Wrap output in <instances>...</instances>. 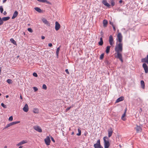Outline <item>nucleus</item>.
Returning <instances> with one entry per match:
<instances>
[{
  "label": "nucleus",
  "mask_w": 148,
  "mask_h": 148,
  "mask_svg": "<svg viewBox=\"0 0 148 148\" xmlns=\"http://www.w3.org/2000/svg\"><path fill=\"white\" fill-rule=\"evenodd\" d=\"M123 1H122V0H120V1H119V3H122Z\"/></svg>",
  "instance_id": "obj_57"
},
{
  "label": "nucleus",
  "mask_w": 148,
  "mask_h": 148,
  "mask_svg": "<svg viewBox=\"0 0 148 148\" xmlns=\"http://www.w3.org/2000/svg\"><path fill=\"white\" fill-rule=\"evenodd\" d=\"M126 111H127V108H126L125 110L124 114H123V115H122V117H121L122 119L124 121L125 120V118H124V117L125 116Z\"/></svg>",
  "instance_id": "obj_19"
},
{
  "label": "nucleus",
  "mask_w": 148,
  "mask_h": 148,
  "mask_svg": "<svg viewBox=\"0 0 148 148\" xmlns=\"http://www.w3.org/2000/svg\"><path fill=\"white\" fill-rule=\"evenodd\" d=\"M23 111L25 112H27L29 110L28 105L27 104H26L24 107L23 108Z\"/></svg>",
  "instance_id": "obj_14"
},
{
  "label": "nucleus",
  "mask_w": 148,
  "mask_h": 148,
  "mask_svg": "<svg viewBox=\"0 0 148 148\" xmlns=\"http://www.w3.org/2000/svg\"><path fill=\"white\" fill-rule=\"evenodd\" d=\"M102 37H101L100 38V41H103Z\"/></svg>",
  "instance_id": "obj_56"
},
{
  "label": "nucleus",
  "mask_w": 148,
  "mask_h": 148,
  "mask_svg": "<svg viewBox=\"0 0 148 148\" xmlns=\"http://www.w3.org/2000/svg\"><path fill=\"white\" fill-rule=\"evenodd\" d=\"M13 116H11L9 117V118L8 119V120L9 121H11L13 120Z\"/></svg>",
  "instance_id": "obj_34"
},
{
  "label": "nucleus",
  "mask_w": 148,
  "mask_h": 148,
  "mask_svg": "<svg viewBox=\"0 0 148 148\" xmlns=\"http://www.w3.org/2000/svg\"><path fill=\"white\" fill-rule=\"evenodd\" d=\"M105 62L107 64H110V63L108 61V60H106Z\"/></svg>",
  "instance_id": "obj_47"
},
{
  "label": "nucleus",
  "mask_w": 148,
  "mask_h": 148,
  "mask_svg": "<svg viewBox=\"0 0 148 148\" xmlns=\"http://www.w3.org/2000/svg\"><path fill=\"white\" fill-rule=\"evenodd\" d=\"M109 42L110 45L111 46H113L114 44V39L113 36L112 35H110L109 37Z\"/></svg>",
  "instance_id": "obj_6"
},
{
  "label": "nucleus",
  "mask_w": 148,
  "mask_h": 148,
  "mask_svg": "<svg viewBox=\"0 0 148 148\" xmlns=\"http://www.w3.org/2000/svg\"><path fill=\"white\" fill-rule=\"evenodd\" d=\"M0 10L1 12V13H2L3 11V8L2 6H0Z\"/></svg>",
  "instance_id": "obj_31"
},
{
  "label": "nucleus",
  "mask_w": 148,
  "mask_h": 148,
  "mask_svg": "<svg viewBox=\"0 0 148 148\" xmlns=\"http://www.w3.org/2000/svg\"><path fill=\"white\" fill-rule=\"evenodd\" d=\"M117 37V38L116 40L119 42V43H122L123 37L121 34L120 33H119Z\"/></svg>",
  "instance_id": "obj_5"
},
{
  "label": "nucleus",
  "mask_w": 148,
  "mask_h": 148,
  "mask_svg": "<svg viewBox=\"0 0 148 148\" xmlns=\"http://www.w3.org/2000/svg\"><path fill=\"white\" fill-rule=\"evenodd\" d=\"M141 61L142 62L146 63L148 64V55H147V56L144 58H143L141 59Z\"/></svg>",
  "instance_id": "obj_9"
},
{
  "label": "nucleus",
  "mask_w": 148,
  "mask_h": 148,
  "mask_svg": "<svg viewBox=\"0 0 148 148\" xmlns=\"http://www.w3.org/2000/svg\"><path fill=\"white\" fill-rule=\"evenodd\" d=\"M42 88L46 90L47 89V87L45 84H43L42 85Z\"/></svg>",
  "instance_id": "obj_30"
},
{
  "label": "nucleus",
  "mask_w": 148,
  "mask_h": 148,
  "mask_svg": "<svg viewBox=\"0 0 148 148\" xmlns=\"http://www.w3.org/2000/svg\"><path fill=\"white\" fill-rule=\"evenodd\" d=\"M108 23V21L106 20H104L103 22V27H106L107 26Z\"/></svg>",
  "instance_id": "obj_20"
},
{
  "label": "nucleus",
  "mask_w": 148,
  "mask_h": 148,
  "mask_svg": "<svg viewBox=\"0 0 148 148\" xmlns=\"http://www.w3.org/2000/svg\"><path fill=\"white\" fill-rule=\"evenodd\" d=\"M34 9L39 13H41L42 12V10L38 7H35L34 8Z\"/></svg>",
  "instance_id": "obj_23"
},
{
  "label": "nucleus",
  "mask_w": 148,
  "mask_h": 148,
  "mask_svg": "<svg viewBox=\"0 0 148 148\" xmlns=\"http://www.w3.org/2000/svg\"><path fill=\"white\" fill-rule=\"evenodd\" d=\"M45 38V37L44 36H41V39H44Z\"/></svg>",
  "instance_id": "obj_54"
},
{
  "label": "nucleus",
  "mask_w": 148,
  "mask_h": 148,
  "mask_svg": "<svg viewBox=\"0 0 148 148\" xmlns=\"http://www.w3.org/2000/svg\"><path fill=\"white\" fill-rule=\"evenodd\" d=\"M140 83L142 88L143 89H144L145 84L144 81L143 80H141L140 82Z\"/></svg>",
  "instance_id": "obj_22"
},
{
  "label": "nucleus",
  "mask_w": 148,
  "mask_h": 148,
  "mask_svg": "<svg viewBox=\"0 0 148 148\" xmlns=\"http://www.w3.org/2000/svg\"><path fill=\"white\" fill-rule=\"evenodd\" d=\"M45 142L47 145H49L51 143L50 137L48 136H47L46 138L45 139Z\"/></svg>",
  "instance_id": "obj_7"
},
{
  "label": "nucleus",
  "mask_w": 148,
  "mask_h": 148,
  "mask_svg": "<svg viewBox=\"0 0 148 148\" xmlns=\"http://www.w3.org/2000/svg\"><path fill=\"white\" fill-rule=\"evenodd\" d=\"M60 46L57 48L56 53H59L60 50Z\"/></svg>",
  "instance_id": "obj_41"
},
{
  "label": "nucleus",
  "mask_w": 148,
  "mask_h": 148,
  "mask_svg": "<svg viewBox=\"0 0 148 148\" xmlns=\"http://www.w3.org/2000/svg\"><path fill=\"white\" fill-rule=\"evenodd\" d=\"M59 53H56V56H57V58H58V54Z\"/></svg>",
  "instance_id": "obj_53"
},
{
  "label": "nucleus",
  "mask_w": 148,
  "mask_h": 148,
  "mask_svg": "<svg viewBox=\"0 0 148 148\" xmlns=\"http://www.w3.org/2000/svg\"><path fill=\"white\" fill-rule=\"evenodd\" d=\"M124 100V97L123 96H121L118 98L116 101V103H119L120 101H123Z\"/></svg>",
  "instance_id": "obj_15"
},
{
  "label": "nucleus",
  "mask_w": 148,
  "mask_h": 148,
  "mask_svg": "<svg viewBox=\"0 0 148 148\" xmlns=\"http://www.w3.org/2000/svg\"><path fill=\"white\" fill-rule=\"evenodd\" d=\"M18 12L16 11L14 12L13 16L12 18V19H14L18 15Z\"/></svg>",
  "instance_id": "obj_18"
},
{
  "label": "nucleus",
  "mask_w": 148,
  "mask_h": 148,
  "mask_svg": "<svg viewBox=\"0 0 148 148\" xmlns=\"http://www.w3.org/2000/svg\"><path fill=\"white\" fill-rule=\"evenodd\" d=\"M48 46L49 47H51L52 46V45L51 43H49L48 44Z\"/></svg>",
  "instance_id": "obj_50"
},
{
  "label": "nucleus",
  "mask_w": 148,
  "mask_h": 148,
  "mask_svg": "<svg viewBox=\"0 0 148 148\" xmlns=\"http://www.w3.org/2000/svg\"><path fill=\"white\" fill-rule=\"evenodd\" d=\"M51 140L54 143L55 142V140L51 136Z\"/></svg>",
  "instance_id": "obj_46"
},
{
  "label": "nucleus",
  "mask_w": 148,
  "mask_h": 148,
  "mask_svg": "<svg viewBox=\"0 0 148 148\" xmlns=\"http://www.w3.org/2000/svg\"><path fill=\"white\" fill-rule=\"evenodd\" d=\"M9 97V96L8 95H7L5 96V97L6 98H8Z\"/></svg>",
  "instance_id": "obj_60"
},
{
  "label": "nucleus",
  "mask_w": 148,
  "mask_h": 148,
  "mask_svg": "<svg viewBox=\"0 0 148 148\" xmlns=\"http://www.w3.org/2000/svg\"><path fill=\"white\" fill-rule=\"evenodd\" d=\"M104 53L101 54L100 56V60H102L104 58Z\"/></svg>",
  "instance_id": "obj_29"
},
{
  "label": "nucleus",
  "mask_w": 148,
  "mask_h": 148,
  "mask_svg": "<svg viewBox=\"0 0 148 148\" xmlns=\"http://www.w3.org/2000/svg\"><path fill=\"white\" fill-rule=\"evenodd\" d=\"M34 129L39 132H42V130L40 127L38 125H36L34 126Z\"/></svg>",
  "instance_id": "obj_10"
},
{
  "label": "nucleus",
  "mask_w": 148,
  "mask_h": 148,
  "mask_svg": "<svg viewBox=\"0 0 148 148\" xmlns=\"http://www.w3.org/2000/svg\"><path fill=\"white\" fill-rule=\"evenodd\" d=\"M3 20H0V25H2L3 24Z\"/></svg>",
  "instance_id": "obj_45"
},
{
  "label": "nucleus",
  "mask_w": 148,
  "mask_h": 148,
  "mask_svg": "<svg viewBox=\"0 0 148 148\" xmlns=\"http://www.w3.org/2000/svg\"><path fill=\"white\" fill-rule=\"evenodd\" d=\"M11 123L12 125H13V123H12V122Z\"/></svg>",
  "instance_id": "obj_64"
},
{
  "label": "nucleus",
  "mask_w": 148,
  "mask_h": 148,
  "mask_svg": "<svg viewBox=\"0 0 148 148\" xmlns=\"http://www.w3.org/2000/svg\"><path fill=\"white\" fill-rule=\"evenodd\" d=\"M37 1L40 2L42 3H45V0H37Z\"/></svg>",
  "instance_id": "obj_39"
},
{
  "label": "nucleus",
  "mask_w": 148,
  "mask_h": 148,
  "mask_svg": "<svg viewBox=\"0 0 148 148\" xmlns=\"http://www.w3.org/2000/svg\"><path fill=\"white\" fill-rule=\"evenodd\" d=\"M142 66L143 68L145 73H148V66L145 63H144L143 64Z\"/></svg>",
  "instance_id": "obj_8"
},
{
  "label": "nucleus",
  "mask_w": 148,
  "mask_h": 148,
  "mask_svg": "<svg viewBox=\"0 0 148 148\" xmlns=\"http://www.w3.org/2000/svg\"><path fill=\"white\" fill-rule=\"evenodd\" d=\"M101 37H103V33L102 31H101Z\"/></svg>",
  "instance_id": "obj_44"
},
{
  "label": "nucleus",
  "mask_w": 148,
  "mask_h": 148,
  "mask_svg": "<svg viewBox=\"0 0 148 148\" xmlns=\"http://www.w3.org/2000/svg\"><path fill=\"white\" fill-rule=\"evenodd\" d=\"M109 22H110V24L111 25H112V26H113L114 25L113 23L111 21H110Z\"/></svg>",
  "instance_id": "obj_49"
},
{
  "label": "nucleus",
  "mask_w": 148,
  "mask_h": 148,
  "mask_svg": "<svg viewBox=\"0 0 148 148\" xmlns=\"http://www.w3.org/2000/svg\"><path fill=\"white\" fill-rule=\"evenodd\" d=\"M10 41L14 45H17L16 41L13 38H11L10 39Z\"/></svg>",
  "instance_id": "obj_25"
},
{
  "label": "nucleus",
  "mask_w": 148,
  "mask_h": 148,
  "mask_svg": "<svg viewBox=\"0 0 148 148\" xmlns=\"http://www.w3.org/2000/svg\"><path fill=\"white\" fill-rule=\"evenodd\" d=\"M33 112L35 113H38L39 112V110L36 108H34L33 109Z\"/></svg>",
  "instance_id": "obj_26"
},
{
  "label": "nucleus",
  "mask_w": 148,
  "mask_h": 148,
  "mask_svg": "<svg viewBox=\"0 0 148 148\" xmlns=\"http://www.w3.org/2000/svg\"><path fill=\"white\" fill-rule=\"evenodd\" d=\"M72 107V106H71L70 107H68L66 110V111H68Z\"/></svg>",
  "instance_id": "obj_43"
},
{
  "label": "nucleus",
  "mask_w": 148,
  "mask_h": 148,
  "mask_svg": "<svg viewBox=\"0 0 148 148\" xmlns=\"http://www.w3.org/2000/svg\"><path fill=\"white\" fill-rule=\"evenodd\" d=\"M78 133H77V135L78 136H80L81 135V130L80 129V128H79L78 129Z\"/></svg>",
  "instance_id": "obj_27"
},
{
  "label": "nucleus",
  "mask_w": 148,
  "mask_h": 148,
  "mask_svg": "<svg viewBox=\"0 0 148 148\" xmlns=\"http://www.w3.org/2000/svg\"><path fill=\"white\" fill-rule=\"evenodd\" d=\"M20 98L21 99H23L22 96V95H20Z\"/></svg>",
  "instance_id": "obj_58"
},
{
  "label": "nucleus",
  "mask_w": 148,
  "mask_h": 148,
  "mask_svg": "<svg viewBox=\"0 0 148 148\" xmlns=\"http://www.w3.org/2000/svg\"><path fill=\"white\" fill-rule=\"evenodd\" d=\"M4 148H7V146H5L4 147Z\"/></svg>",
  "instance_id": "obj_63"
},
{
  "label": "nucleus",
  "mask_w": 148,
  "mask_h": 148,
  "mask_svg": "<svg viewBox=\"0 0 148 148\" xmlns=\"http://www.w3.org/2000/svg\"><path fill=\"white\" fill-rule=\"evenodd\" d=\"M108 136L109 138L112 135L113 131L111 127L109 128L108 130Z\"/></svg>",
  "instance_id": "obj_11"
},
{
  "label": "nucleus",
  "mask_w": 148,
  "mask_h": 148,
  "mask_svg": "<svg viewBox=\"0 0 148 148\" xmlns=\"http://www.w3.org/2000/svg\"><path fill=\"white\" fill-rule=\"evenodd\" d=\"M33 89L35 92L36 91L38 90V89L36 87H33Z\"/></svg>",
  "instance_id": "obj_42"
},
{
  "label": "nucleus",
  "mask_w": 148,
  "mask_h": 148,
  "mask_svg": "<svg viewBox=\"0 0 148 148\" xmlns=\"http://www.w3.org/2000/svg\"><path fill=\"white\" fill-rule=\"evenodd\" d=\"M65 72L68 74H69V72L68 69H66Z\"/></svg>",
  "instance_id": "obj_48"
},
{
  "label": "nucleus",
  "mask_w": 148,
  "mask_h": 148,
  "mask_svg": "<svg viewBox=\"0 0 148 148\" xmlns=\"http://www.w3.org/2000/svg\"><path fill=\"white\" fill-rule=\"evenodd\" d=\"M9 125V124H8L6 126H5L4 128H3V129H6L7 128H8V127H10Z\"/></svg>",
  "instance_id": "obj_40"
},
{
  "label": "nucleus",
  "mask_w": 148,
  "mask_h": 148,
  "mask_svg": "<svg viewBox=\"0 0 148 148\" xmlns=\"http://www.w3.org/2000/svg\"><path fill=\"white\" fill-rule=\"evenodd\" d=\"M10 18L9 16L3 17L2 18V20H3V21H6L9 20Z\"/></svg>",
  "instance_id": "obj_24"
},
{
  "label": "nucleus",
  "mask_w": 148,
  "mask_h": 148,
  "mask_svg": "<svg viewBox=\"0 0 148 148\" xmlns=\"http://www.w3.org/2000/svg\"><path fill=\"white\" fill-rule=\"evenodd\" d=\"M99 45L102 46L103 44V41H100L99 42Z\"/></svg>",
  "instance_id": "obj_35"
},
{
  "label": "nucleus",
  "mask_w": 148,
  "mask_h": 148,
  "mask_svg": "<svg viewBox=\"0 0 148 148\" xmlns=\"http://www.w3.org/2000/svg\"><path fill=\"white\" fill-rule=\"evenodd\" d=\"M33 76L35 77H38V75L36 73H34L33 74Z\"/></svg>",
  "instance_id": "obj_36"
},
{
  "label": "nucleus",
  "mask_w": 148,
  "mask_h": 148,
  "mask_svg": "<svg viewBox=\"0 0 148 148\" xmlns=\"http://www.w3.org/2000/svg\"><path fill=\"white\" fill-rule=\"evenodd\" d=\"M111 5L107 2V0H102V3L106 6L109 8H111V7H113L115 4L114 0H110Z\"/></svg>",
  "instance_id": "obj_2"
},
{
  "label": "nucleus",
  "mask_w": 148,
  "mask_h": 148,
  "mask_svg": "<svg viewBox=\"0 0 148 148\" xmlns=\"http://www.w3.org/2000/svg\"><path fill=\"white\" fill-rule=\"evenodd\" d=\"M1 106L4 108H7L6 106L3 103H1Z\"/></svg>",
  "instance_id": "obj_32"
},
{
  "label": "nucleus",
  "mask_w": 148,
  "mask_h": 148,
  "mask_svg": "<svg viewBox=\"0 0 148 148\" xmlns=\"http://www.w3.org/2000/svg\"><path fill=\"white\" fill-rule=\"evenodd\" d=\"M23 147V146H21L18 148H22Z\"/></svg>",
  "instance_id": "obj_61"
},
{
  "label": "nucleus",
  "mask_w": 148,
  "mask_h": 148,
  "mask_svg": "<svg viewBox=\"0 0 148 148\" xmlns=\"http://www.w3.org/2000/svg\"><path fill=\"white\" fill-rule=\"evenodd\" d=\"M112 27L113 28V29H114V30L115 31L116 30V28H115V26L114 25H113L112 26Z\"/></svg>",
  "instance_id": "obj_51"
},
{
  "label": "nucleus",
  "mask_w": 148,
  "mask_h": 148,
  "mask_svg": "<svg viewBox=\"0 0 148 148\" xmlns=\"http://www.w3.org/2000/svg\"><path fill=\"white\" fill-rule=\"evenodd\" d=\"M27 143V141L26 140H23L21 141L18 144H16V146H19L20 145H23L24 144L26 143Z\"/></svg>",
  "instance_id": "obj_16"
},
{
  "label": "nucleus",
  "mask_w": 148,
  "mask_h": 148,
  "mask_svg": "<svg viewBox=\"0 0 148 148\" xmlns=\"http://www.w3.org/2000/svg\"><path fill=\"white\" fill-rule=\"evenodd\" d=\"M88 134V132L86 131L84 133V135L85 136H86Z\"/></svg>",
  "instance_id": "obj_52"
},
{
  "label": "nucleus",
  "mask_w": 148,
  "mask_h": 148,
  "mask_svg": "<svg viewBox=\"0 0 148 148\" xmlns=\"http://www.w3.org/2000/svg\"><path fill=\"white\" fill-rule=\"evenodd\" d=\"M4 15H6L7 14V12L6 11H5L3 13Z\"/></svg>",
  "instance_id": "obj_55"
},
{
  "label": "nucleus",
  "mask_w": 148,
  "mask_h": 148,
  "mask_svg": "<svg viewBox=\"0 0 148 148\" xmlns=\"http://www.w3.org/2000/svg\"><path fill=\"white\" fill-rule=\"evenodd\" d=\"M55 24V29L56 31H58L60 27V25L57 21L56 22Z\"/></svg>",
  "instance_id": "obj_12"
},
{
  "label": "nucleus",
  "mask_w": 148,
  "mask_h": 148,
  "mask_svg": "<svg viewBox=\"0 0 148 148\" xmlns=\"http://www.w3.org/2000/svg\"><path fill=\"white\" fill-rule=\"evenodd\" d=\"M123 44L122 43H119L117 44L116 43V45L115 48V51L116 53H115V57L116 58L119 59L122 62H123L122 54L121 52H122L123 50Z\"/></svg>",
  "instance_id": "obj_1"
},
{
  "label": "nucleus",
  "mask_w": 148,
  "mask_h": 148,
  "mask_svg": "<svg viewBox=\"0 0 148 148\" xmlns=\"http://www.w3.org/2000/svg\"><path fill=\"white\" fill-rule=\"evenodd\" d=\"M12 122L13 123V125H14L19 123L20 122V121H15V122Z\"/></svg>",
  "instance_id": "obj_37"
},
{
  "label": "nucleus",
  "mask_w": 148,
  "mask_h": 148,
  "mask_svg": "<svg viewBox=\"0 0 148 148\" xmlns=\"http://www.w3.org/2000/svg\"><path fill=\"white\" fill-rule=\"evenodd\" d=\"M7 0H3V3H4L5 2L7 1Z\"/></svg>",
  "instance_id": "obj_59"
},
{
  "label": "nucleus",
  "mask_w": 148,
  "mask_h": 148,
  "mask_svg": "<svg viewBox=\"0 0 148 148\" xmlns=\"http://www.w3.org/2000/svg\"><path fill=\"white\" fill-rule=\"evenodd\" d=\"M45 3H47L49 4H50V5L52 4L51 3V2L48 1L47 0H45Z\"/></svg>",
  "instance_id": "obj_38"
},
{
  "label": "nucleus",
  "mask_w": 148,
  "mask_h": 148,
  "mask_svg": "<svg viewBox=\"0 0 148 148\" xmlns=\"http://www.w3.org/2000/svg\"><path fill=\"white\" fill-rule=\"evenodd\" d=\"M27 30L30 32L31 33H32L33 32V31L32 29L30 28H29L27 29Z\"/></svg>",
  "instance_id": "obj_33"
},
{
  "label": "nucleus",
  "mask_w": 148,
  "mask_h": 148,
  "mask_svg": "<svg viewBox=\"0 0 148 148\" xmlns=\"http://www.w3.org/2000/svg\"><path fill=\"white\" fill-rule=\"evenodd\" d=\"M110 47H111V46H108L106 47V52L107 54H108L109 52Z\"/></svg>",
  "instance_id": "obj_21"
},
{
  "label": "nucleus",
  "mask_w": 148,
  "mask_h": 148,
  "mask_svg": "<svg viewBox=\"0 0 148 148\" xmlns=\"http://www.w3.org/2000/svg\"><path fill=\"white\" fill-rule=\"evenodd\" d=\"M42 21L45 24L49 26H50V24L49 21H48L46 19L43 18L42 19Z\"/></svg>",
  "instance_id": "obj_13"
},
{
  "label": "nucleus",
  "mask_w": 148,
  "mask_h": 148,
  "mask_svg": "<svg viewBox=\"0 0 148 148\" xmlns=\"http://www.w3.org/2000/svg\"><path fill=\"white\" fill-rule=\"evenodd\" d=\"M95 148H103V147L101 145L100 140H97L96 143L94 145Z\"/></svg>",
  "instance_id": "obj_4"
},
{
  "label": "nucleus",
  "mask_w": 148,
  "mask_h": 148,
  "mask_svg": "<svg viewBox=\"0 0 148 148\" xmlns=\"http://www.w3.org/2000/svg\"><path fill=\"white\" fill-rule=\"evenodd\" d=\"M108 139V138L107 136H105L103 138V140L104 142V148H108L110 144L109 141L108 140H106V139Z\"/></svg>",
  "instance_id": "obj_3"
},
{
  "label": "nucleus",
  "mask_w": 148,
  "mask_h": 148,
  "mask_svg": "<svg viewBox=\"0 0 148 148\" xmlns=\"http://www.w3.org/2000/svg\"><path fill=\"white\" fill-rule=\"evenodd\" d=\"M74 134V132H72V133H71V134L72 135H73Z\"/></svg>",
  "instance_id": "obj_62"
},
{
  "label": "nucleus",
  "mask_w": 148,
  "mask_h": 148,
  "mask_svg": "<svg viewBox=\"0 0 148 148\" xmlns=\"http://www.w3.org/2000/svg\"><path fill=\"white\" fill-rule=\"evenodd\" d=\"M7 82L9 84H11L12 83V80L10 79H8L7 80Z\"/></svg>",
  "instance_id": "obj_28"
},
{
  "label": "nucleus",
  "mask_w": 148,
  "mask_h": 148,
  "mask_svg": "<svg viewBox=\"0 0 148 148\" xmlns=\"http://www.w3.org/2000/svg\"><path fill=\"white\" fill-rule=\"evenodd\" d=\"M136 132L138 133L140 132H141L142 131V128L140 126H138L137 125L136 127Z\"/></svg>",
  "instance_id": "obj_17"
}]
</instances>
